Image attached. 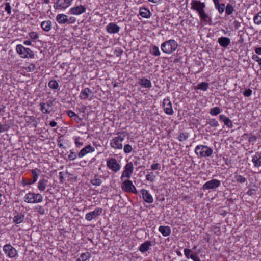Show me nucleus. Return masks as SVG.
Masks as SVG:
<instances>
[{"instance_id":"obj_29","label":"nucleus","mask_w":261,"mask_h":261,"mask_svg":"<svg viewBox=\"0 0 261 261\" xmlns=\"http://www.w3.org/2000/svg\"><path fill=\"white\" fill-rule=\"evenodd\" d=\"M139 14L142 17L145 18H149L151 15L149 10L145 7H142L140 9Z\"/></svg>"},{"instance_id":"obj_26","label":"nucleus","mask_w":261,"mask_h":261,"mask_svg":"<svg viewBox=\"0 0 261 261\" xmlns=\"http://www.w3.org/2000/svg\"><path fill=\"white\" fill-rule=\"evenodd\" d=\"M219 119L222 121L224 124L229 128H232L233 127V124L231 121L226 116L224 115H221L219 116Z\"/></svg>"},{"instance_id":"obj_20","label":"nucleus","mask_w":261,"mask_h":261,"mask_svg":"<svg viewBox=\"0 0 261 261\" xmlns=\"http://www.w3.org/2000/svg\"><path fill=\"white\" fill-rule=\"evenodd\" d=\"M218 42L222 47L226 48L230 43V39L226 37H221L218 38Z\"/></svg>"},{"instance_id":"obj_46","label":"nucleus","mask_w":261,"mask_h":261,"mask_svg":"<svg viewBox=\"0 0 261 261\" xmlns=\"http://www.w3.org/2000/svg\"><path fill=\"white\" fill-rule=\"evenodd\" d=\"M29 36L30 38L33 40L34 41L37 39L39 38L38 34L35 32H31L29 33Z\"/></svg>"},{"instance_id":"obj_64","label":"nucleus","mask_w":261,"mask_h":261,"mask_svg":"<svg viewBox=\"0 0 261 261\" xmlns=\"http://www.w3.org/2000/svg\"><path fill=\"white\" fill-rule=\"evenodd\" d=\"M255 51L257 54L261 55V47L255 48Z\"/></svg>"},{"instance_id":"obj_17","label":"nucleus","mask_w":261,"mask_h":261,"mask_svg":"<svg viewBox=\"0 0 261 261\" xmlns=\"http://www.w3.org/2000/svg\"><path fill=\"white\" fill-rule=\"evenodd\" d=\"M106 29L109 33L115 34L119 31L120 27L115 23L111 22L107 26Z\"/></svg>"},{"instance_id":"obj_50","label":"nucleus","mask_w":261,"mask_h":261,"mask_svg":"<svg viewBox=\"0 0 261 261\" xmlns=\"http://www.w3.org/2000/svg\"><path fill=\"white\" fill-rule=\"evenodd\" d=\"M184 254H185V255L186 256V257L188 259H189L190 255L191 254H192V250L191 249L186 248L184 249Z\"/></svg>"},{"instance_id":"obj_37","label":"nucleus","mask_w":261,"mask_h":261,"mask_svg":"<svg viewBox=\"0 0 261 261\" xmlns=\"http://www.w3.org/2000/svg\"><path fill=\"white\" fill-rule=\"evenodd\" d=\"M48 86L53 89H57L59 87V84L56 80H51L48 83Z\"/></svg>"},{"instance_id":"obj_15","label":"nucleus","mask_w":261,"mask_h":261,"mask_svg":"<svg viewBox=\"0 0 261 261\" xmlns=\"http://www.w3.org/2000/svg\"><path fill=\"white\" fill-rule=\"evenodd\" d=\"M39 106L40 107V110L43 114H49L50 111L49 110V108L53 106V101L48 100L46 103L41 102Z\"/></svg>"},{"instance_id":"obj_40","label":"nucleus","mask_w":261,"mask_h":261,"mask_svg":"<svg viewBox=\"0 0 261 261\" xmlns=\"http://www.w3.org/2000/svg\"><path fill=\"white\" fill-rule=\"evenodd\" d=\"M253 20L254 23L257 24H261V11L254 16Z\"/></svg>"},{"instance_id":"obj_21","label":"nucleus","mask_w":261,"mask_h":261,"mask_svg":"<svg viewBox=\"0 0 261 261\" xmlns=\"http://www.w3.org/2000/svg\"><path fill=\"white\" fill-rule=\"evenodd\" d=\"M152 246V243H151V241H145V242H144L143 243H142L139 247V250L142 252V253H144L146 251H147L150 246Z\"/></svg>"},{"instance_id":"obj_12","label":"nucleus","mask_w":261,"mask_h":261,"mask_svg":"<svg viewBox=\"0 0 261 261\" xmlns=\"http://www.w3.org/2000/svg\"><path fill=\"white\" fill-rule=\"evenodd\" d=\"M163 105L164 107V110L165 113L169 115H172L173 114V110L171 101L169 98H165L163 101Z\"/></svg>"},{"instance_id":"obj_52","label":"nucleus","mask_w":261,"mask_h":261,"mask_svg":"<svg viewBox=\"0 0 261 261\" xmlns=\"http://www.w3.org/2000/svg\"><path fill=\"white\" fill-rule=\"evenodd\" d=\"M76 21V18L74 17L71 16L67 18V23L72 24L74 23Z\"/></svg>"},{"instance_id":"obj_57","label":"nucleus","mask_w":261,"mask_h":261,"mask_svg":"<svg viewBox=\"0 0 261 261\" xmlns=\"http://www.w3.org/2000/svg\"><path fill=\"white\" fill-rule=\"evenodd\" d=\"M67 114L69 117L72 118H73L76 115L73 111L71 110L67 111Z\"/></svg>"},{"instance_id":"obj_24","label":"nucleus","mask_w":261,"mask_h":261,"mask_svg":"<svg viewBox=\"0 0 261 261\" xmlns=\"http://www.w3.org/2000/svg\"><path fill=\"white\" fill-rule=\"evenodd\" d=\"M252 162L256 167H259L261 165V152H256L253 157Z\"/></svg>"},{"instance_id":"obj_42","label":"nucleus","mask_w":261,"mask_h":261,"mask_svg":"<svg viewBox=\"0 0 261 261\" xmlns=\"http://www.w3.org/2000/svg\"><path fill=\"white\" fill-rule=\"evenodd\" d=\"M189 134L187 132L180 133L178 136V139L180 141H183L187 140L188 138Z\"/></svg>"},{"instance_id":"obj_23","label":"nucleus","mask_w":261,"mask_h":261,"mask_svg":"<svg viewBox=\"0 0 261 261\" xmlns=\"http://www.w3.org/2000/svg\"><path fill=\"white\" fill-rule=\"evenodd\" d=\"M92 93L91 90L88 88H85L81 91L80 93V98L82 100H85L88 98L90 95Z\"/></svg>"},{"instance_id":"obj_48","label":"nucleus","mask_w":261,"mask_h":261,"mask_svg":"<svg viewBox=\"0 0 261 261\" xmlns=\"http://www.w3.org/2000/svg\"><path fill=\"white\" fill-rule=\"evenodd\" d=\"M5 10L9 15L11 14V7L9 3H6L5 4Z\"/></svg>"},{"instance_id":"obj_25","label":"nucleus","mask_w":261,"mask_h":261,"mask_svg":"<svg viewBox=\"0 0 261 261\" xmlns=\"http://www.w3.org/2000/svg\"><path fill=\"white\" fill-rule=\"evenodd\" d=\"M199 15L201 21L210 25L212 24L211 18L207 14H206L204 11L200 13V14Z\"/></svg>"},{"instance_id":"obj_18","label":"nucleus","mask_w":261,"mask_h":261,"mask_svg":"<svg viewBox=\"0 0 261 261\" xmlns=\"http://www.w3.org/2000/svg\"><path fill=\"white\" fill-rule=\"evenodd\" d=\"M141 193L142 195L144 200L148 203H152L153 201L152 196L149 193L148 191L145 189H142Z\"/></svg>"},{"instance_id":"obj_1","label":"nucleus","mask_w":261,"mask_h":261,"mask_svg":"<svg viewBox=\"0 0 261 261\" xmlns=\"http://www.w3.org/2000/svg\"><path fill=\"white\" fill-rule=\"evenodd\" d=\"M178 46V44L174 40L171 39L162 43L161 48L163 52L170 54L174 52Z\"/></svg>"},{"instance_id":"obj_30","label":"nucleus","mask_w":261,"mask_h":261,"mask_svg":"<svg viewBox=\"0 0 261 261\" xmlns=\"http://www.w3.org/2000/svg\"><path fill=\"white\" fill-rule=\"evenodd\" d=\"M42 29L46 32L49 31L52 27V22L50 20L44 21L41 24Z\"/></svg>"},{"instance_id":"obj_2","label":"nucleus","mask_w":261,"mask_h":261,"mask_svg":"<svg viewBox=\"0 0 261 261\" xmlns=\"http://www.w3.org/2000/svg\"><path fill=\"white\" fill-rule=\"evenodd\" d=\"M195 152L198 156L207 158L212 155L213 150L207 146L199 145L195 147Z\"/></svg>"},{"instance_id":"obj_36","label":"nucleus","mask_w":261,"mask_h":261,"mask_svg":"<svg viewBox=\"0 0 261 261\" xmlns=\"http://www.w3.org/2000/svg\"><path fill=\"white\" fill-rule=\"evenodd\" d=\"M206 122L212 127H216L219 125L218 122L215 119H208Z\"/></svg>"},{"instance_id":"obj_59","label":"nucleus","mask_w":261,"mask_h":261,"mask_svg":"<svg viewBox=\"0 0 261 261\" xmlns=\"http://www.w3.org/2000/svg\"><path fill=\"white\" fill-rule=\"evenodd\" d=\"M76 146L77 147H80V146L83 145V143L82 142H80L79 141V139H76L75 142Z\"/></svg>"},{"instance_id":"obj_3","label":"nucleus","mask_w":261,"mask_h":261,"mask_svg":"<svg viewBox=\"0 0 261 261\" xmlns=\"http://www.w3.org/2000/svg\"><path fill=\"white\" fill-rule=\"evenodd\" d=\"M16 50L22 58H34L33 51L29 48H25L21 44H18L16 47Z\"/></svg>"},{"instance_id":"obj_41","label":"nucleus","mask_w":261,"mask_h":261,"mask_svg":"<svg viewBox=\"0 0 261 261\" xmlns=\"http://www.w3.org/2000/svg\"><path fill=\"white\" fill-rule=\"evenodd\" d=\"M91 257V254L89 252L83 253L81 254L79 257L82 261H86Z\"/></svg>"},{"instance_id":"obj_35","label":"nucleus","mask_w":261,"mask_h":261,"mask_svg":"<svg viewBox=\"0 0 261 261\" xmlns=\"http://www.w3.org/2000/svg\"><path fill=\"white\" fill-rule=\"evenodd\" d=\"M90 181L93 185L96 186H100L102 183V180L97 175H95L94 178L92 179Z\"/></svg>"},{"instance_id":"obj_56","label":"nucleus","mask_w":261,"mask_h":261,"mask_svg":"<svg viewBox=\"0 0 261 261\" xmlns=\"http://www.w3.org/2000/svg\"><path fill=\"white\" fill-rule=\"evenodd\" d=\"M257 137L255 135H252L251 136L249 137L248 141L249 143H252L253 144V143L255 142L257 140Z\"/></svg>"},{"instance_id":"obj_5","label":"nucleus","mask_w":261,"mask_h":261,"mask_svg":"<svg viewBox=\"0 0 261 261\" xmlns=\"http://www.w3.org/2000/svg\"><path fill=\"white\" fill-rule=\"evenodd\" d=\"M123 140V137L121 136L116 137L111 140L110 146L115 149H121L123 148L122 142Z\"/></svg>"},{"instance_id":"obj_27","label":"nucleus","mask_w":261,"mask_h":261,"mask_svg":"<svg viewBox=\"0 0 261 261\" xmlns=\"http://www.w3.org/2000/svg\"><path fill=\"white\" fill-rule=\"evenodd\" d=\"M138 83L140 85L145 88H150L152 86L151 81L145 78L140 79Z\"/></svg>"},{"instance_id":"obj_54","label":"nucleus","mask_w":261,"mask_h":261,"mask_svg":"<svg viewBox=\"0 0 261 261\" xmlns=\"http://www.w3.org/2000/svg\"><path fill=\"white\" fill-rule=\"evenodd\" d=\"M241 22H239L237 20H234L233 22V26L235 30H238L241 26Z\"/></svg>"},{"instance_id":"obj_19","label":"nucleus","mask_w":261,"mask_h":261,"mask_svg":"<svg viewBox=\"0 0 261 261\" xmlns=\"http://www.w3.org/2000/svg\"><path fill=\"white\" fill-rule=\"evenodd\" d=\"M41 170L38 168L32 170L31 173L33 175V180L32 181H28V183H24V186L35 183L37 180L38 175L41 173Z\"/></svg>"},{"instance_id":"obj_55","label":"nucleus","mask_w":261,"mask_h":261,"mask_svg":"<svg viewBox=\"0 0 261 261\" xmlns=\"http://www.w3.org/2000/svg\"><path fill=\"white\" fill-rule=\"evenodd\" d=\"M152 173H151V174H148L146 176V179L147 180L153 181L155 177V176L153 175H152Z\"/></svg>"},{"instance_id":"obj_34","label":"nucleus","mask_w":261,"mask_h":261,"mask_svg":"<svg viewBox=\"0 0 261 261\" xmlns=\"http://www.w3.org/2000/svg\"><path fill=\"white\" fill-rule=\"evenodd\" d=\"M209 87V84L207 82H202L197 85V86L195 87L197 89H200L203 91H205L207 90Z\"/></svg>"},{"instance_id":"obj_43","label":"nucleus","mask_w":261,"mask_h":261,"mask_svg":"<svg viewBox=\"0 0 261 261\" xmlns=\"http://www.w3.org/2000/svg\"><path fill=\"white\" fill-rule=\"evenodd\" d=\"M215 7L216 9H218V11L220 13H222L225 9V4H220V3H218V4L215 5Z\"/></svg>"},{"instance_id":"obj_61","label":"nucleus","mask_w":261,"mask_h":261,"mask_svg":"<svg viewBox=\"0 0 261 261\" xmlns=\"http://www.w3.org/2000/svg\"><path fill=\"white\" fill-rule=\"evenodd\" d=\"M252 58L254 61L258 62V61H259L261 58H260L258 56L256 55H253L252 56Z\"/></svg>"},{"instance_id":"obj_38","label":"nucleus","mask_w":261,"mask_h":261,"mask_svg":"<svg viewBox=\"0 0 261 261\" xmlns=\"http://www.w3.org/2000/svg\"><path fill=\"white\" fill-rule=\"evenodd\" d=\"M221 112V110L218 107H214L211 109L210 114L211 115L216 116L220 114Z\"/></svg>"},{"instance_id":"obj_63","label":"nucleus","mask_w":261,"mask_h":261,"mask_svg":"<svg viewBox=\"0 0 261 261\" xmlns=\"http://www.w3.org/2000/svg\"><path fill=\"white\" fill-rule=\"evenodd\" d=\"M254 191L255 190L254 189H249L247 191V195H248L249 196H252L254 194Z\"/></svg>"},{"instance_id":"obj_39","label":"nucleus","mask_w":261,"mask_h":261,"mask_svg":"<svg viewBox=\"0 0 261 261\" xmlns=\"http://www.w3.org/2000/svg\"><path fill=\"white\" fill-rule=\"evenodd\" d=\"M150 53L155 56H158L160 55V51L159 47L155 45L153 46L150 49Z\"/></svg>"},{"instance_id":"obj_60","label":"nucleus","mask_w":261,"mask_h":261,"mask_svg":"<svg viewBox=\"0 0 261 261\" xmlns=\"http://www.w3.org/2000/svg\"><path fill=\"white\" fill-rule=\"evenodd\" d=\"M64 4L65 5L66 7L67 8L72 2L73 0H63Z\"/></svg>"},{"instance_id":"obj_33","label":"nucleus","mask_w":261,"mask_h":261,"mask_svg":"<svg viewBox=\"0 0 261 261\" xmlns=\"http://www.w3.org/2000/svg\"><path fill=\"white\" fill-rule=\"evenodd\" d=\"M54 7L55 9H64L67 8L64 4L63 0H57L55 3H54Z\"/></svg>"},{"instance_id":"obj_45","label":"nucleus","mask_w":261,"mask_h":261,"mask_svg":"<svg viewBox=\"0 0 261 261\" xmlns=\"http://www.w3.org/2000/svg\"><path fill=\"white\" fill-rule=\"evenodd\" d=\"M234 178L236 181L240 183H244L246 181V179L240 175H235Z\"/></svg>"},{"instance_id":"obj_13","label":"nucleus","mask_w":261,"mask_h":261,"mask_svg":"<svg viewBox=\"0 0 261 261\" xmlns=\"http://www.w3.org/2000/svg\"><path fill=\"white\" fill-rule=\"evenodd\" d=\"M108 167L115 172H117L120 169V165L117 163L116 160L114 158L110 159L107 162Z\"/></svg>"},{"instance_id":"obj_8","label":"nucleus","mask_w":261,"mask_h":261,"mask_svg":"<svg viewBox=\"0 0 261 261\" xmlns=\"http://www.w3.org/2000/svg\"><path fill=\"white\" fill-rule=\"evenodd\" d=\"M205 7V4L200 1L193 0L191 2V9L198 12L199 14L204 11Z\"/></svg>"},{"instance_id":"obj_51","label":"nucleus","mask_w":261,"mask_h":261,"mask_svg":"<svg viewBox=\"0 0 261 261\" xmlns=\"http://www.w3.org/2000/svg\"><path fill=\"white\" fill-rule=\"evenodd\" d=\"M76 154L73 151H71L70 154L68 155V159L70 161H73L75 160L76 158Z\"/></svg>"},{"instance_id":"obj_14","label":"nucleus","mask_w":261,"mask_h":261,"mask_svg":"<svg viewBox=\"0 0 261 261\" xmlns=\"http://www.w3.org/2000/svg\"><path fill=\"white\" fill-rule=\"evenodd\" d=\"M102 212V209L101 208H96L93 212L86 214L85 219L88 221H91L99 216Z\"/></svg>"},{"instance_id":"obj_53","label":"nucleus","mask_w":261,"mask_h":261,"mask_svg":"<svg viewBox=\"0 0 261 261\" xmlns=\"http://www.w3.org/2000/svg\"><path fill=\"white\" fill-rule=\"evenodd\" d=\"M252 90L250 89L245 90L243 92V95L245 97H249L252 94Z\"/></svg>"},{"instance_id":"obj_58","label":"nucleus","mask_w":261,"mask_h":261,"mask_svg":"<svg viewBox=\"0 0 261 261\" xmlns=\"http://www.w3.org/2000/svg\"><path fill=\"white\" fill-rule=\"evenodd\" d=\"M159 167H160V164L158 163H156V164H153L151 165V168L152 170H155L159 169Z\"/></svg>"},{"instance_id":"obj_28","label":"nucleus","mask_w":261,"mask_h":261,"mask_svg":"<svg viewBox=\"0 0 261 261\" xmlns=\"http://www.w3.org/2000/svg\"><path fill=\"white\" fill-rule=\"evenodd\" d=\"M24 220V215L21 213H17L13 218V222L16 224H20L23 222Z\"/></svg>"},{"instance_id":"obj_49","label":"nucleus","mask_w":261,"mask_h":261,"mask_svg":"<svg viewBox=\"0 0 261 261\" xmlns=\"http://www.w3.org/2000/svg\"><path fill=\"white\" fill-rule=\"evenodd\" d=\"M25 68L28 71L32 72L36 69V66L34 64H31Z\"/></svg>"},{"instance_id":"obj_11","label":"nucleus","mask_w":261,"mask_h":261,"mask_svg":"<svg viewBox=\"0 0 261 261\" xmlns=\"http://www.w3.org/2000/svg\"><path fill=\"white\" fill-rule=\"evenodd\" d=\"M86 11V6L80 5L71 8L69 10V13L72 15H79L84 13Z\"/></svg>"},{"instance_id":"obj_32","label":"nucleus","mask_w":261,"mask_h":261,"mask_svg":"<svg viewBox=\"0 0 261 261\" xmlns=\"http://www.w3.org/2000/svg\"><path fill=\"white\" fill-rule=\"evenodd\" d=\"M48 181L45 179H42L39 180L38 183V188L40 191H43L46 187Z\"/></svg>"},{"instance_id":"obj_62","label":"nucleus","mask_w":261,"mask_h":261,"mask_svg":"<svg viewBox=\"0 0 261 261\" xmlns=\"http://www.w3.org/2000/svg\"><path fill=\"white\" fill-rule=\"evenodd\" d=\"M72 119L77 123H79L81 121V119L77 115H76Z\"/></svg>"},{"instance_id":"obj_44","label":"nucleus","mask_w":261,"mask_h":261,"mask_svg":"<svg viewBox=\"0 0 261 261\" xmlns=\"http://www.w3.org/2000/svg\"><path fill=\"white\" fill-rule=\"evenodd\" d=\"M234 11V9L231 5L228 4L226 7L225 12L228 15L231 14Z\"/></svg>"},{"instance_id":"obj_9","label":"nucleus","mask_w":261,"mask_h":261,"mask_svg":"<svg viewBox=\"0 0 261 261\" xmlns=\"http://www.w3.org/2000/svg\"><path fill=\"white\" fill-rule=\"evenodd\" d=\"M122 189L126 192H132L135 194L137 193L136 187L130 180H127L123 182Z\"/></svg>"},{"instance_id":"obj_7","label":"nucleus","mask_w":261,"mask_h":261,"mask_svg":"<svg viewBox=\"0 0 261 261\" xmlns=\"http://www.w3.org/2000/svg\"><path fill=\"white\" fill-rule=\"evenodd\" d=\"M221 181L216 179H213L205 182L202 186L203 190L215 189L220 186Z\"/></svg>"},{"instance_id":"obj_6","label":"nucleus","mask_w":261,"mask_h":261,"mask_svg":"<svg viewBox=\"0 0 261 261\" xmlns=\"http://www.w3.org/2000/svg\"><path fill=\"white\" fill-rule=\"evenodd\" d=\"M3 251L10 258H14L18 256L16 249L10 244H6L3 247Z\"/></svg>"},{"instance_id":"obj_10","label":"nucleus","mask_w":261,"mask_h":261,"mask_svg":"<svg viewBox=\"0 0 261 261\" xmlns=\"http://www.w3.org/2000/svg\"><path fill=\"white\" fill-rule=\"evenodd\" d=\"M125 169L122 172V174L121 177V180H123V178L125 177L127 178H130L132 173L133 172L134 167L133 164L130 162L127 163L125 166Z\"/></svg>"},{"instance_id":"obj_16","label":"nucleus","mask_w":261,"mask_h":261,"mask_svg":"<svg viewBox=\"0 0 261 261\" xmlns=\"http://www.w3.org/2000/svg\"><path fill=\"white\" fill-rule=\"evenodd\" d=\"M95 151V148L91 146L88 145L84 148L82 149L78 153V156L79 158H82L85 156L86 154Z\"/></svg>"},{"instance_id":"obj_4","label":"nucleus","mask_w":261,"mask_h":261,"mask_svg":"<svg viewBox=\"0 0 261 261\" xmlns=\"http://www.w3.org/2000/svg\"><path fill=\"white\" fill-rule=\"evenodd\" d=\"M24 198V201L29 203H39L43 200V197L40 194L31 192L27 194Z\"/></svg>"},{"instance_id":"obj_47","label":"nucleus","mask_w":261,"mask_h":261,"mask_svg":"<svg viewBox=\"0 0 261 261\" xmlns=\"http://www.w3.org/2000/svg\"><path fill=\"white\" fill-rule=\"evenodd\" d=\"M123 150L125 153H129L133 150V148L130 145L126 144L124 146Z\"/></svg>"},{"instance_id":"obj_22","label":"nucleus","mask_w":261,"mask_h":261,"mask_svg":"<svg viewBox=\"0 0 261 261\" xmlns=\"http://www.w3.org/2000/svg\"><path fill=\"white\" fill-rule=\"evenodd\" d=\"M159 231L164 237L169 236L171 233L170 227L168 226H160Z\"/></svg>"},{"instance_id":"obj_31","label":"nucleus","mask_w":261,"mask_h":261,"mask_svg":"<svg viewBox=\"0 0 261 261\" xmlns=\"http://www.w3.org/2000/svg\"><path fill=\"white\" fill-rule=\"evenodd\" d=\"M67 18L66 15L60 14L56 16V19L59 24H65L67 23Z\"/></svg>"}]
</instances>
